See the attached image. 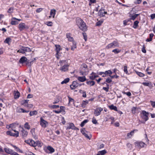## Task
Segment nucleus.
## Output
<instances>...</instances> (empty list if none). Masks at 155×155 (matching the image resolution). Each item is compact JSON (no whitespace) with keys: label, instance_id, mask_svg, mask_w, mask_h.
Returning a JSON list of instances; mask_svg holds the SVG:
<instances>
[{"label":"nucleus","instance_id":"57","mask_svg":"<svg viewBox=\"0 0 155 155\" xmlns=\"http://www.w3.org/2000/svg\"><path fill=\"white\" fill-rule=\"evenodd\" d=\"M51 107L52 108L54 109V108H59V105H52Z\"/></svg>","mask_w":155,"mask_h":155},{"label":"nucleus","instance_id":"62","mask_svg":"<svg viewBox=\"0 0 155 155\" xmlns=\"http://www.w3.org/2000/svg\"><path fill=\"white\" fill-rule=\"evenodd\" d=\"M142 51L144 53H146V51L145 49V47L144 46H143Z\"/></svg>","mask_w":155,"mask_h":155},{"label":"nucleus","instance_id":"31","mask_svg":"<svg viewBox=\"0 0 155 155\" xmlns=\"http://www.w3.org/2000/svg\"><path fill=\"white\" fill-rule=\"evenodd\" d=\"M35 129L33 128L32 129H31V133L32 136H33L34 138L35 139H37L38 137H37L35 135Z\"/></svg>","mask_w":155,"mask_h":155},{"label":"nucleus","instance_id":"33","mask_svg":"<svg viewBox=\"0 0 155 155\" xmlns=\"http://www.w3.org/2000/svg\"><path fill=\"white\" fill-rule=\"evenodd\" d=\"M70 80V79L68 78H66L63 81H62L61 84H66L67 83H68Z\"/></svg>","mask_w":155,"mask_h":155},{"label":"nucleus","instance_id":"45","mask_svg":"<svg viewBox=\"0 0 155 155\" xmlns=\"http://www.w3.org/2000/svg\"><path fill=\"white\" fill-rule=\"evenodd\" d=\"M139 23V21H135L134 23V25L133 27L136 28L138 26V25Z\"/></svg>","mask_w":155,"mask_h":155},{"label":"nucleus","instance_id":"16","mask_svg":"<svg viewBox=\"0 0 155 155\" xmlns=\"http://www.w3.org/2000/svg\"><path fill=\"white\" fill-rule=\"evenodd\" d=\"M81 131L82 134L86 137L87 138L90 139L91 137L88 135L87 133V132L86 131L84 128H82L81 130Z\"/></svg>","mask_w":155,"mask_h":155},{"label":"nucleus","instance_id":"7","mask_svg":"<svg viewBox=\"0 0 155 155\" xmlns=\"http://www.w3.org/2000/svg\"><path fill=\"white\" fill-rule=\"evenodd\" d=\"M29 28V27L24 23H21L18 25V28L20 31Z\"/></svg>","mask_w":155,"mask_h":155},{"label":"nucleus","instance_id":"30","mask_svg":"<svg viewBox=\"0 0 155 155\" xmlns=\"http://www.w3.org/2000/svg\"><path fill=\"white\" fill-rule=\"evenodd\" d=\"M35 143H36V146H38L40 147H41L43 145V143L39 140L36 141L35 142Z\"/></svg>","mask_w":155,"mask_h":155},{"label":"nucleus","instance_id":"64","mask_svg":"<svg viewBox=\"0 0 155 155\" xmlns=\"http://www.w3.org/2000/svg\"><path fill=\"white\" fill-rule=\"evenodd\" d=\"M150 17L151 19H153L154 18H155V14H151L150 15Z\"/></svg>","mask_w":155,"mask_h":155},{"label":"nucleus","instance_id":"58","mask_svg":"<svg viewBox=\"0 0 155 155\" xmlns=\"http://www.w3.org/2000/svg\"><path fill=\"white\" fill-rule=\"evenodd\" d=\"M109 87H103V89L106 92H108L109 91Z\"/></svg>","mask_w":155,"mask_h":155},{"label":"nucleus","instance_id":"10","mask_svg":"<svg viewBox=\"0 0 155 155\" xmlns=\"http://www.w3.org/2000/svg\"><path fill=\"white\" fill-rule=\"evenodd\" d=\"M25 142L31 146L34 147H36V143H35V142L32 139H29L28 140H25Z\"/></svg>","mask_w":155,"mask_h":155},{"label":"nucleus","instance_id":"46","mask_svg":"<svg viewBox=\"0 0 155 155\" xmlns=\"http://www.w3.org/2000/svg\"><path fill=\"white\" fill-rule=\"evenodd\" d=\"M20 112H22V113H28L29 111V110H25L22 108H20Z\"/></svg>","mask_w":155,"mask_h":155},{"label":"nucleus","instance_id":"24","mask_svg":"<svg viewBox=\"0 0 155 155\" xmlns=\"http://www.w3.org/2000/svg\"><path fill=\"white\" fill-rule=\"evenodd\" d=\"M56 13V10L55 9H52L50 11V16H49V17L51 18V16L53 18H54V15Z\"/></svg>","mask_w":155,"mask_h":155},{"label":"nucleus","instance_id":"25","mask_svg":"<svg viewBox=\"0 0 155 155\" xmlns=\"http://www.w3.org/2000/svg\"><path fill=\"white\" fill-rule=\"evenodd\" d=\"M56 47V51L57 52L56 55H58V54L59 53L60 51L61 50V47L59 45H55Z\"/></svg>","mask_w":155,"mask_h":155},{"label":"nucleus","instance_id":"27","mask_svg":"<svg viewBox=\"0 0 155 155\" xmlns=\"http://www.w3.org/2000/svg\"><path fill=\"white\" fill-rule=\"evenodd\" d=\"M86 83L90 86H94L95 84V82L94 81H87Z\"/></svg>","mask_w":155,"mask_h":155},{"label":"nucleus","instance_id":"17","mask_svg":"<svg viewBox=\"0 0 155 155\" xmlns=\"http://www.w3.org/2000/svg\"><path fill=\"white\" fill-rule=\"evenodd\" d=\"M79 84L76 81H74L71 85L70 86L71 89H74L78 86Z\"/></svg>","mask_w":155,"mask_h":155},{"label":"nucleus","instance_id":"19","mask_svg":"<svg viewBox=\"0 0 155 155\" xmlns=\"http://www.w3.org/2000/svg\"><path fill=\"white\" fill-rule=\"evenodd\" d=\"M137 130L136 129H134L130 133H128L127 135V137L128 138H130L134 134V133L135 131H137Z\"/></svg>","mask_w":155,"mask_h":155},{"label":"nucleus","instance_id":"21","mask_svg":"<svg viewBox=\"0 0 155 155\" xmlns=\"http://www.w3.org/2000/svg\"><path fill=\"white\" fill-rule=\"evenodd\" d=\"M23 50L24 51L25 54V53L26 52H30L31 51V49L27 47H23Z\"/></svg>","mask_w":155,"mask_h":155},{"label":"nucleus","instance_id":"18","mask_svg":"<svg viewBox=\"0 0 155 155\" xmlns=\"http://www.w3.org/2000/svg\"><path fill=\"white\" fill-rule=\"evenodd\" d=\"M27 60V59L25 57H21L19 60V62L21 64H23L26 62Z\"/></svg>","mask_w":155,"mask_h":155},{"label":"nucleus","instance_id":"51","mask_svg":"<svg viewBox=\"0 0 155 155\" xmlns=\"http://www.w3.org/2000/svg\"><path fill=\"white\" fill-rule=\"evenodd\" d=\"M14 8L13 7H11L8 9V12L9 13H12L13 12Z\"/></svg>","mask_w":155,"mask_h":155},{"label":"nucleus","instance_id":"3","mask_svg":"<svg viewBox=\"0 0 155 155\" xmlns=\"http://www.w3.org/2000/svg\"><path fill=\"white\" fill-rule=\"evenodd\" d=\"M149 113L145 110H142L140 113L141 117L143 120L141 121L142 123L144 124L146 121L148 120V115Z\"/></svg>","mask_w":155,"mask_h":155},{"label":"nucleus","instance_id":"42","mask_svg":"<svg viewBox=\"0 0 155 155\" xmlns=\"http://www.w3.org/2000/svg\"><path fill=\"white\" fill-rule=\"evenodd\" d=\"M139 14H135L134 15H131L130 17L131 18V19L133 20H134L139 15Z\"/></svg>","mask_w":155,"mask_h":155},{"label":"nucleus","instance_id":"8","mask_svg":"<svg viewBox=\"0 0 155 155\" xmlns=\"http://www.w3.org/2000/svg\"><path fill=\"white\" fill-rule=\"evenodd\" d=\"M4 150L6 153L12 155H19L17 153L8 148H5Z\"/></svg>","mask_w":155,"mask_h":155},{"label":"nucleus","instance_id":"61","mask_svg":"<svg viewBox=\"0 0 155 155\" xmlns=\"http://www.w3.org/2000/svg\"><path fill=\"white\" fill-rule=\"evenodd\" d=\"M124 94H127L128 96H130L131 95V93L129 92H124Z\"/></svg>","mask_w":155,"mask_h":155},{"label":"nucleus","instance_id":"28","mask_svg":"<svg viewBox=\"0 0 155 155\" xmlns=\"http://www.w3.org/2000/svg\"><path fill=\"white\" fill-rule=\"evenodd\" d=\"M14 98L15 99L18 98L20 96V93L18 91H14Z\"/></svg>","mask_w":155,"mask_h":155},{"label":"nucleus","instance_id":"23","mask_svg":"<svg viewBox=\"0 0 155 155\" xmlns=\"http://www.w3.org/2000/svg\"><path fill=\"white\" fill-rule=\"evenodd\" d=\"M66 36L69 41H73V37H71V34L67 33L66 34Z\"/></svg>","mask_w":155,"mask_h":155},{"label":"nucleus","instance_id":"54","mask_svg":"<svg viewBox=\"0 0 155 155\" xmlns=\"http://www.w3.org/2000/svg\"><path fill=\"white\" fill-rule=\"evenodd\" d=\"M74 46L71 47V49L72 50H74L76 48V43L75 42H73Z\"/></svg>","mask_w":155,"mask_h":155},{"label":"nucleus","instance_id":"36","mask_svg":"<svg viewBox=\"0 0 155 155\" xmlns=\"http://www.w3.org/2000/svg\"><path fill=\"white\" fill-rule=\"evenodd\" d=\"M13 147L14 148L15 150L17 152H19L21 153H22V150H21L18 147H17L13 145Z\"/></svg>","mask_w":155,"mask_h":155},{"label":"nucleus","instance_id":"38","mask_svg":"<svg viewBox=\"0 0 155 155\" xmlns=\"http://www.w3.org/2000/svg\"><path fill=\"white\" fill-rule=\"evenodd\" d=\"M135 72H136V74L138 75L140 77H143L145 75L143 73L138 72V71H136Z\"/></svg>","mask_w":155,"mask_h":155},{"label":"nucleus","instance_id":"53","mask_svg":"<svg viewBox=\"0 0 155 155\" xmlns=\"http://www.w3.org/2000/svg\"><path fill=\"white\" fill-rule=\"evenodd\" d=\"M11 40V39L10 38H7L5 39V40L4 41V42L6 43H8Z\"/></svg>","mask_w":155,"mask_h":155},{"label":"nucleus","instance_id":"5","mask_svg":"<svg viewBox=\"0 0 155 155\" xmlns=\"http://www.w3.org/2000/svg\"><path fill=\"white\" fill-rule=\"evenodd\" d=\"M87 70V66L85 64H83L81 68L80 73V75H85L86 74V71Z\"/></svg>","mask_w":155,"mask_h":155},{"label":"nucleus","instance_id":"39","mask_svg":"<svg viewBox=\"0 0 155 155\" xmlns=\"http://www.w3.org/2000/svg\"><path fill=\"white\" fill-rule=\"evenodd\" d=\"M88 121V120H85L83 121L81 123L80 126L81 127H83L85 124L87 123Z\"/></svg>","mask_w":155,"mask_h":155},{"label":"nucleus","instance_id":"12","mask_svg":"<svg viewBox=\"0 0 155 155\" xmlns=\"http://www.w3.org/2000/svg\"><path fill=\"white\" fill-rule=\"evenodd\" d=\"M18 20L19 21H21V19H18L15 18H12L11 19V24L12 25H16L18 24V22L17 21Z\"/></svg>","mask_w":155,"mask_h":155},{"label":"nucleus","instance_id":"47","mask_svg":"<svg viewBox=\"0 0 155 155\" xmlns=\"http://www.w3.org/2000/svg\"><path fill=\"white\" fill-rule=\"evenodd\" d=\"M92 123L94 124H98V122L95 119V118L93 117L92 119Z\"/></svg>","mask_w":155,"mask_h":155},{"label":"nucleus","instance_id":"44","mask_svg":"<svg viewBox=\"0 0 155 155\" xmlns=\"http://www.w3.org/2000/svg\"><path fill=\"white\" fill-rule=\"evenodd\" d=\"M45 24L48 26H52L53 23L51 21H47L45 22Z\"/></svg>","mask_w":155,"mask_h":155},{"label":"nucleus","instance_id":"37","mask_svg":"<svg viewBox=\"0 0 155 155\" xmlns=\"http://www.w3.org/2000/svg\"><path fill=\"white\" fill-rule=\"evenodd\" d=\"M103 22V20L101 19L96 23V25L97 26H100L101 25Z\"/></svg>","mask_w":155,"mask_h":155},{"label":"nucleus","instance_id":"59","mask_svg":"<svg viewBox=\"0 0 155 155\" xmlns=\"http://www.w3.org/2000/svg\"><path fill=\"white\" fill-rule=\"evenodd\" d=\"M43 10V8H38L36 10V12L38 13H39L41 12Z\"/></svg>","mask_w":155,"mask_h":155},{"label":"nucleus","instance_id":"14","mask_svg":"<svg viewBox=\"0 0 155 155\" xmlns=\"http://www.w3.org/2000/svg\"><path fill=\"white\" fill-rule=\"evenodd\" d=\"M7 134L11 136L15 137H17L19 136V132H16V133H13L10 131H8L6 132Z\"/></svg>","mask_w":155,"mask_h":155},{"label":"nucleus","instance_id":"34","mask_svg":"<svg viewBox=\"0 0 155 155\" xmlns=\"http://www.w3.org/2000/svg\"><path fill=\"white\" fill-rule=\"evenodd\" d=\"M112 74V72L110 70H108L104 72V74H106L107 75L109 74V75L110 76Z\"/></svg>","mask_w":155,"mask_h":155},{"label":"nucleus","instance_id":"6","mask_svg":"<svg viewBox=\"0 0 155 155\" xmlns=\"http://www.w3.org/2000/svg\"><path fill=\"white\" fill-rule=\"evenodd\" d=\"M67 126L66 127V129L69 130L72 129L75 130H79V129L76 127L74 124L72 123H69L67 124Z\"/></svg>","mask_w":155,"mask_h":155},{"label":"nucleus","instance_id":"26","mask_svg":"<svg viewBox=\"0 0 155 155\" xmlns=\"http://www.w3.org/2000/svg\"><path fill=\"white\" fill-rule=\"evenodd\" d=\"M98 77V75H95L94 73L93 72L91 74V75L90 76L89 78L93 80Z\"/></svg>","mask_w":155,"mask_h":155},{"label":"nucleus","instance_id":"56","mask_svg":"<svg viewBox=\"0 0 155 155\" xmlns=\"http://www.w3.org/2000/svg\"><path fill=\"white\" fill-rule=\"evenodd\" d=\"M111 79H110L109 78H107L106 80V82L108 83H110L112 81Z\"/></svg>","mask_w":155,"mask_h":155},{"label":"nucleus","instance_id":"1","mask_svg":"<svg viewBox=\"0 0 155 155\" xmlns=\"http://www.w3.org/2000/svg\"><path fill=\"white\" fill-rule=\"evenodd\" d=\"M76 25L80 29L83 31L87 30V28L86 24L82 19L78 18H76Z\"/></svg>","mask_w":155,"mask_h":155},{"label":"nucleus","instance_id":"48","mask_svg":"<svg viewBox=\"0 0 155 155\" xmlns=\"http://www.w3.org/2000/svg\"><path fill=\"white\" fill-rule=\"evenodd\" d=\"M137 108V107H133L131 110V111L133 114H135L136 113V110Z\"/></svg>","mask_w":155,"mask_h":155},{"label":"nucleus","instance_id":"52","mask_svg":"<svg viewBox=\"0 0 155 155\" xmlns=\"http://www.w3.org/2000/svg\"><path fill=\"white\" fill-rule=\"evenodd\" d=\"M99 153H100V154L101 155H104V154L106 153L107 152L105 150H102L101 151H100Z\"/></svg>","mask_w":155,"mask_h":155},{"label":"nucleus","instance_id":"49","mask_svg":"<svg viewBox=\"0 0 155 155\" xmlns=\"http://www.w3.org/2000/svg\"><path fill=\"white\" fill-rule=\"evenodd\" d=\"M124 71L125 73L126 74H128V71L127 70V66H124Z\"/></svg>","mask_w":155,"mask_h":155},{"label":"nucleus","instance_id":"35","mask_svg":"<svg viewBox=\"0 0 155 155\" xmlns=\"http://www.w3.org/2000/svg\"><path fill=\"white\" fill-rule=\"evenodd\" d=\"M37 114V111L36 110H35L33 111H30L29 113V115L31 116H32L35 115H36Z\"/></svg>","mask_w":155,"mask_h":155},{"label":"nucleus","instance_id":"11","mask_svg":"<svg viewBox=\"0 0 155 155\" xmlns=\"http://www.w3.org/2000/svg\"><path fill=\"white\" fill-rule=\"evenodd\" d=\"M40 124L41 127L44 128L46 127L48 125V122L41 117L40 118Z\"/></svg>","mask_w":155,"mask_h":155},{"label":"nucleus","instance_id":"2","mask_svg":"<svg viewBox=\"0 0 155 155\" xmlns=\"http://www.w3.org/2000/svg\"><path fill=\"white\" fill-rule=\"evenodd\" d=\"M60 65L61 66L59 70L62 72H65L68 71L69 64L65 60H61L59 62Z\"/></svg>","mask_w":155,"mask_h":155},{"label":"nucleus","instance_id":"41","mask_svg":"<svg viewBox=\"0 0 155 155\" xmlns=\"http://www.w3.org/2000/svg\"><path fill=\"white\" fill-rule=\"evenodd\" d=\"M121 50L118 49H115L112 50V52H114L115 54H118L120 52Z\"/></svg>","mask_w":155,"mask_h":155},{"label":"nucleus","instance_id":"20","mask_svg":"<svg viewBox=\"0 0 155 155\" xmlns=\"http://www.w3.org/2000/svg\"><path fill=\"white\" fill-rule=\"evenodd\" d=\"M22 130L21 131V132L22 133L21 135L23 137H26L28 134V132L25 130L23 128H21Z\"/></svg>","mask_w":155,"mask_h":155},{"label":"nucleus","instance_id":"60","mask_svg":"<svg viewBox=\"0 0 155 155\" xmlns=\"http://www.w3.org/2000/svg\"><path fill=\"white\" fill-rule=\"evenodd\" d=\"M143 84L145 86H149L150 85V83L148 82H143Z\"/></svg>","mask_w":155,"mask_h":155},{"label":"nucleus","instance_id":"4","mask_svg":"<svg viewBox=\"0 0 155 155\" xmlns=\"http://www.w3.org/2000/svg\"><path fill=\"white\" fill-rule=\"evenodd\" d=\"M119 46V44L117 41H114L108 44L106 47V48L109 49L118 47Z\"/></svg>","mask_w":155,"mask_h":155},{"label":"nucleus","instance_id":"9","mask_svg":"<svg viewBox=\"0 0 155 155\" xmlns=\"http://www.w3.org/2000/svg\"><path fill=\"white\" fill-rule=\"evenodd\" d=\"M135 147L139 149L143 147L146 144L143 142H137L134 143Z\"/></svg>","mask_w":155,"mask_h":155},{"label":"nucleus","instance_id":"22","mask_svg":"<svg viewBox=\"0 0 155 155\" xmlns=\"http://www.w3.org/2000/svg\"><path fill=\"white\" fill-rule=\"evenodd\" d=\"M78 79L79 81L81 82H83L86 80L85 76L83 77H78Z\"/></svg>","mask_w":155,"mask_h":155},{"label":"nucleus","instance_id":"13","mask_svg":"<svg viewBox=\"0 0 155 155\" xmlns=\"http://www.w3.org/2000/svg\"><path fill=\"white\" fill-rule=\"evenodd\" d=\"M103 110L102 108L101 107H98L97 108L94 110V114L95 116H98L99 115L101 112Z\"/></svg>","mask_w":155,"mask_h":155},{"label":"nucleus","instance_id":"15","mask_svg":"<svg viewBox=\"0 0 155 155\" xmlns=\"http://www.w3.org/2000/svg\"><path fill=\"white\" fill-rule=\"evenodd\" d=\"M98 14L100 17H104L105 14H107V12L104 11V9L101 8L98 12Z\"/></svg>","mask_w":155,"mask_h":155},{"label":"nucleus","instance_id":"29","mask_svg":"<svg viewBox=\"0 0 155 155\" xmlns=\"http://www.w3.org/2000/svg\"><path fill=\"white\" fill-rule=\"evenodd\" d=\"M109 107L111 110H113L116 111H117V107L116 106H114L113 104L109 106Z\"/></svg>","mask_w":155,"mask_h":155},{"label":"nucleus","instance_id":"50","mask_svg":"<svg viewBox=\"0 0 155 155\" xmlns=\"http://www.w3.org/2000/svg\"><path fill=\"white\" fill-rule=\"evenodd\" d=\"M68 98H69V103L68 104L70 103L71 102H73L74 103V100L72 99V98L70 97L69 96L68 97Z\"/></svg>","mask_w":155,"mask_h":155},{"label":"nucleus","instance_id":"63","mask_svg":"<svg viewBox=\"0 0 155 155\" xmlns=\"http://www.w3.org/2000/svg\"><path fill=\"white\" fill-rule=\"evenodd\" d=\"M151 103V105L153 107H155V101H150Z\"/></svg>","mask_w":155,"mask_h":155},{"label":"nucleus","instance_id":"32","mask_svg":"<svg viewBox=\"0 0 155 155\" xmlns=\"http://www.w3.org/2000/svg\"><path fill=\"white\" fill-rule=\"evenodd\" d=\"M154 35L153 33H151L150 34V38H147L146 40L147 41H150L152 40L153 37Z\"/></svg>","mask_w":155,"mask_h":155},{"label":"nucleus","instance_id":"40","mask_svg":"<svg viewBox=\"0 0 155 155\" xmlns=\"http://www.w3.org/2000/svg\"><path fill=\"white\" fill-rule=\"evenodd\" d=\"M25 127L28 130H29L30 128V127L28 123L26 122L24 124Z\"/></svg>","mask_w":155,"mask_h":155},{"label":"nucleus","instance_id":"43","mask_svg":"<svg viewBox=\"0 0 155 155\" xmlns=\"http://www.w3.org/2000/svg\"><path fill=\"white\" fill-rule=\"evenodd\" d=\"M47 149L51 153H53L54 151V149L51 146H48Z\"/></svg>","mask_w":155,"mask_h":155},{"label":"nucleus","instance_id":"55","mask_svg":"<svg viewBox=\"0 0 155 155\" xmlns=\"http://www.w3.org/2000/svg\"><path fill=\"white\" fill-rule=\"evenodd\" d=\"M82 34L84 37V38L85 41H86L87 40V35L85 33H83Z\"/></svg>","mask_w":155,"mask_h":155}]
</instances>
